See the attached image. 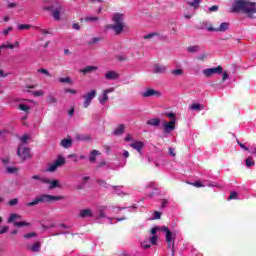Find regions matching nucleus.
<instances>
[{
  "mask_svg": "<svg viewBox=\"0 0 256 256\" xmlns=\"http://www.w3.org/2000/svg\"><path fill=\"white\" fill-rule=\"evenodd\" d=\"M166 117H168L169 119H172V121H173V119H176L175 118V113H166Z\"/></svg>",
  "mask_w": 256,
  "mask_h": 256,
  "instance_id": "62",
  "label": "nucleus"
},
{
  "mask_svg": "<svg viewBox=\"0 0 256 256\" xmlns=\"http://www.w3.org/2000/svg\"><path fill=\"white\" fill-rule=\"evenodd\" d=\"M107 215H105V207H101L98 210V219H105Z\"/></svg>",
  "mask_w": 256,
  "mask_h": 256,
  "instance_id": "32",
  "label": "nucleus"
},
{
  "mask_svg": "<svg viewBox=\"0 0 256 256\" xmlns=\"http://www.w3.org/2000/svg\"><path fill=\"white\" fill-rule=\"evenodd\" d=\"M17 155L22 159V161H26V159H31V151L25 145L20 144L17 149Z\"/></svg>",
  "mask_w": 256,
  "mask_h": 256,
  "instance_id": "7",
  "label": "nucleus"
},
{
  "mask_svg": "<svg viewBox=\"0 0 256 256\" xmlns=\"http://www.w3.org/2000/svg\"><path fill=\"white\" fill-rule=\"evenodd\" d=\"M175 123H177V119L163 122L164 135H169L171 131H175Z\"/></svg>",
  "mask_w": 256,
  "mask_h": 256,
  "instance_id": "11",
  "label": "nucleus"
},
{
  "mask_svg": "<svg viewBox=\"0 0 256 256\" xmlns=\"http://www.w3.org/2000/svg\"><path fill=\"white\" fill-rule=\"evenodd\" d=\"M172 75H175L176 77H179L181 75H183V69H175L171 71Z\"/></svg>",
  "mask_w": 256,
  "mask_h": 256,
  "instance_id": "37",
  "label": "nucleus"
},
{
  "mask_svg": "<svg viewBox=\"0 0 256 256\" xmlns=\"http://www.w3.org/2000/svg\"><path fill=\"white\" fill-rule=\"evenodd\" d=\"M190 109L192 111H201V109H204V107L201 104L194 103L190 105Z\"/></svg>",
  "mask_w": 256,
  "mask_h": 256,
  "instance_id": "31",
  "label": "nucleus"
},
{
  "mask_svg": "<svg viewBox=\"0 0 256 256\" xmlns=\"http://www.w3.org/2000/svg\"><path fill=\"white\" fill-rule=\"evenodd\" d=\"M97 155H99V150H93L91 152V155H90V163H95V161H97V159L95 157H97Z\"/></svg>",
  "mask_w": 256,
  "mask_h": 256,
  "instance_id": "29",
  "label": "nucleus"
},
{
  "mask_svg": "<svg viewBox=\"0 0 256 256\" xmlns=\"http://www.w3.org/2000/svg\"><path fill=\"white\" fill-rule=\"evenodd\" d=\"M144 145L145 144L141 141H135L134 143L130 144L132 149H135L136 151H138V153H141V150L143 149Z\"/></svg>",
  "mask_w": 256,
  "mask_h": 256,
  "instance_id": "19",
  "label": "nucleus"
},
{
  "mask_svg": "<svg viewBox=\"0 0 256 256\" xmlns=\"http://www.w3.org/2000/svg\"><path fill=\"white\" fill-rule=\"evenodd\" d=\"M61 11H63V6L61 5H58V7L53 10L52 17H54L55 21L61 20Z\"/></svg>",
  "mask_w": 256,
  "mask_h": 256,
  "instance_id": "17",
  "label": "nucleus"
},
{
  "mask_svg": "<svg viewBox=\"0 0 256 256\" xmlns=\"http://www.w3.org/2000/svg\"><path fill=\"white\" fill-rule=\"evenodd\" d=\"M17 171H19V169L17 167H7L6 168V173H9V174L17 173Z\"/></svg>",
  "mask_w": 256,
  "mask_h": 256,
  "instance_id": "39",
  "label": "nucleus"
},
{
  "mask_svg": "<svg viewBox=\"0 0 256 256\" xmlns=\"http://www.w3.org/2000/svg\"><path fill=\"white\" fill-rule=\"evenodd\" d=\"M9 231V226H3L0 230V235H3L4 233H7Z\"/></svg>",
  "mask_w": 256,
  "mask_h": 256,
  "instance_id": "54",
  "label": "nucleus"
},
{
  "mask_svg": "<svg viewBox=\"0 0 256 256\" xmlns=\"http://www.w3.org/2000/svg\"><path fill=\"white\" fill-rule=\"evenodd\" d=\"M232 199H238L237 198V192H235V191L230 192V195L228 197V201H231Z\"/></svg>",
  "mask_w": 256,
  "mask_h": 256,
  "instance_id": "45",
  "label": "nucleus"
},
{
  "mask_svg": "<svg viewBox=\"0 0 256 256\" xmlns=\"http://www.w3.org/2000/svg\"><path fill=\"white\" fill-rule=\"evenodd\" d=\"M91 136L89 135H83V134H77L76 135V141H90Z\"/></svg>",
  "mask_w": 256,
  "mask_h": 256,
  "instance_id": "25",
  "label": "nucleus"
},
{
  "mask_svg": "<svg viewBox=\"0 0 256 256\" xmlns=\"http://www.w3.org/2000/svg\"><path fill=\"white\" fill-rule=\"evenodd\" d=\"M65 197L63 196H53L49 194H43L37 196L32 202L27 203L26 207H33L35 205H39V203H53V201H63Z\"/></svg>",
  "mask_w": 256,
  "mask_h": 256,
  "instance_id": "3",
  "label": "nucleus"
},
{
  "mask_svg": "<svg viewBox=\"0 0 256 256\" xmlns=\"http://www.w3.org/2000/svg\"><path fill=\"white\" fill-rule=\"evenodd\" d=\"M72 27H73V29H75L76 31H79V29H81V27H80L79 24H77V23H74V24L72 25Z\"/></svg>",
  "mask_w": 256,
  "mask_h": 256,
  "instance_id": "64",
  "label": "nucleus"
},
{
  "mask_svg": "<svg viewBox=\"0 0 256 256\" xmlns=\"http://www.w3.org/2000/svg\"><path fill=\"white\" fill-rule=\"evenodd\" d=\"M78 217L81 219H87V217L91 218L93 217V210L90 208L82 209L80 210Z\"/></svg>",
  "mask_w": 256,
  "mask_h": 256,
  "instance_id": "15",
  "label": "nucleus"
},
{
  "mask_svg": "<svg viewBox=\"0 0 256 256\" xmlns=\"http://www.w3.org/2000/svg\"><path fill=\"white\" fill-rule=\"evenodd\" d=\"M65 93H70L71 95H77V90L66 88Z\"/></svg>",
  "mask_w": 256,
  "mask_h": 256,
  "instance_id": "50",
  "label": "nucleus"
},
{
  "mask_svg": "<svg viewBox=\"0 0 256 256\" xmlns=\"http://www.w3.org/2000/svg\"><path fill=\"white\" fill-rule=\"evenodd\" d=\"M199 51V46H190L188 47V53H197Z\"/></svg>",
  "mask_w": 256,
  "mask_h": 256,
  "instance_id": "40",
  "label": "nucleus"
},
{
  "mask_svg": "<svg viewBox=\"0 0 256 256\" xmlns=\"http://www.w3.org/2000/svg\"><path fill=\"white\" fill-rule=\"evenodd\" d=\"M94 97H97V90H91L90 92L82 96V98L84 99V109H87L89 105H91V101H93Z\"/></svg>",
  "mask_w": 256,
  "mask_h": 256,
  "instance_id": "8",
  "label": "nucleus"
},
{
  "mask_svg": "<svg viewBox=\"0 0 256 256\" xmlns=\"http://www.w3.org/2000/svg\"><path fill=\"white\" fill-rule=\"evenodd\" d=\"M147 187L150 188V189L156 190L157 189V184H155L154 182H151V183L148 184Z\"/></svg>",
  "mask_w": 256,
  "mask_h": 256,
  "instance_id": "59",
  "label": "nucleus"
},
{
  "mask_svg": "<svg viewBox=\"0 0 256 256\" xmlns=\"http://www.w3.org/2000/svg\"><path fill=\"white\" fill-rule=\"evenodd\" d=\"M32 237H37V233L32 232V233L24 234V239H31Z\"/></svg>",
  "mask_w": 256,
  "mask_h": 256,
  "instance_id": "46",
  "label": "nucleus"
},
{
  "mask_svg": "<svg viewBox=\"0 0 256 256\" xmlns=\"http://www.w3.org/2000/svg\"><path fill=\"white\" fill-rule=\"evenodd\" d=\"M208 10L210 11V13H213L215 11H219V6L214 5V6L210 7Z\"/></svg>",
  "mask_w": 256,
  "mask_h": 256,
  "instance_id": "56",
  "label": "nucleus"
},
{
  "mask_svg": "<svg viewBox=\"0 0 256 256\" xmlns=\"http://www.w3.org/2000/svg\"><path fill=\"white\" fill-rule=\"evenodd\" d=\"M0 49H14L13 44H2Z\"/></svg>",
  "mask_w": 256,
  "mask_h": 256,
  "instance_id": "47",
  "label": "nucleus"
},
{
  "mask_svg": "<svg viewBox=\"0 0 256 256\" xmlns=\"http://www.w3.org/2000/svg\"><path fill=\"white\" fill-rule=\"evenodd\" d=\"M10 31H13V27H8L5 30H3V35H6V36L9 35Z\"/></svg>",
  "mask_w": 256,
  "mask_h": 256,
  "instance_id": "57",
  "label": "nucleus"
},
{
  "mask_svg": "<svg viewBox=\"0 0 256 256\" xmlns=\"http://www.w3.org/2000/svg\"><path fill=\"white\" fill-rule=\"evenodd\" d=\"M8 203H9L10 207H13V206L17 205V203H19V199L14 198V199L10 200Z\"/></svg>",
  "mask_w": 256,
  "mask_h": 256,
  "instance_id": "48",
  "label": "nucleus"
},
{
  "mask_svg": "<svg viewBox=\"0 0 256 256\" xmlns=\"http://www.w3.org/2000/svg\"><path fill=\"white\" fill-rule=\"evenodd\" d=\"M60 145H61L62 147H64V149H69V147H71V145H73V140L64 138V139H62V141L60 142Z\"/></svg>",
  "mask_w": 256,
  "mask_h": 256,
  "instance_id": "21",
  "label": "nucleus"
},
{
  "mask_svg": "<svg viewBox=\"0 0 256 256\" xmlns=\"http://www.w3.org/2000/svg\"><path fill=\"white\" fill-rule=\"evenodd\" d=\"M18 108L20 109V111H24L25 113H29V111L31 110V106L25 103L19 104Z\"/></svg>",
  "mask_w": 256,
  "mask_h": 256,
  "instance_id": "27",
  "label": "nucleus"
},
{
  "mask_svg": "<svg viewBox=\"0 0 256 256\" xmlns=\"http://www.w3.org/2000/svg\"><path fill=\"white\" fill-rule=\"evenodd\" d=\"M146 125H150V127H159V125H161V119L151 118L146 121Z\"/></svg>",
  "mask_w": 256,
  "mask_h": 256,
  "instance_id": "18",
  "label": "nucleus"
},
{
  "mask_svg": "<svg viewBox=\"0 0 256 256\" xmlns=\"http://www.w3.org/2000/svg\"><path fill=\"white\" fill-rule=\"evenodd\" d=\"M255 165V160H253V157H248L246 159V167H253Z\"/></svg>",
  "mask_w": 256,
  "mask_h": 256,
  "instance_id": "36",
  "label": "nucleus"
},
{
  "mask_svg": "<svg viewBox=\"0 0 256 256\" xmlns=\"http://www.w3.org/2000/svg\"><path fill=\"white\" fill-rule=\"evenodd\" d=\"M28 249L33 253H39V251H41V242H35L31 246H28Z\"/></svg>",
  "mask_w": 256,
  "mask_h": 256,
  "instance_id": "20",
  "label": "nucleus"
},
{
  "mask_svg": "<svg viewBox=\"0 0 256 256\" xmlns=\"http://www.w3.org/2000/svg\"><path fill=\"white\" fill-rule=\"evenodd\" d=\"M115 91L114 87L103 90L102 95L98 97V101L101 105H107V101H109V93H113Z\"/></svg>",
  "mask_w": 256,
  "mask_h": 256,
  "instance_id": "10",
  "label": "nucleus"
},
{
  "mask_svg": "<svg viewBox=\"0 0 256 256\" xmlns=\"http://www.w3.org/2000/svg\"><path fill=\"white\" fill-rule=\"evenodd\" d=\"M165 71H167V68L165 66L156 65L154 67V72L156 73H165Z\"/></svg>",
  "mask_w": 256,
  "mask_h": 256,
  "instance_id": "30",
  "label": "nucleus"
},
{
  "mask_svg": "<svg viewBox=\"0 0 256 256\" xmlns=\"http://www.w3.org/2000/svg\"><path fill=\"white\" fill-rule=\"evenodd\" d=\"M157 231H159V227H154V228H152V229H151V235H152V236L157 235Z\"/></svg>",
  "mask_w": 256,
  "mask_h": 256,
  "instance_id": "60",
  "label": "nucleus"
},
{
  "mask_svg": "<svg viewBox=\"0 0 256 256\" xmlns=\"http://www.w3.org/2000/svg\"><path fill=\"white\" fill-rule=\"evenodd\" d=\"M31 179L35 181H40V183H48L47 178L42 177L41 175H34L31 177Z\"/></svg>",
  "mask_w": 256,
  "mask_h": 256,
  "instance_id": "28",
  "label": "nucleus"
},
{
  "mask_svg": "<svg viewBox=\"0 0 256 256\" xmlns=\"http://www.w3.org/2000/svg\"><path fill=\"white\" fill-rule=\"evenodd\" d=\"M62 165H65V158L63 156H58L53 163L47 166L46 171L48 173H54V171H57V168L62 167Z\"/></svg>",
  "mask_w": 256,
  "mask_h": 256,
  "instance_id": "6",
  "label": "nucleus"
},
{
  "mask_svg": "<svg viewBox=\"0 0 256 256\" xmlns=\"http://www.w3.org/2000/svg\"><path fill=\"white\" fill-rule=\"evenodd\" d=\"M59 83H67L68 85L73 84V81L69 77L59 78Z\"/></svg>",
  "mask_w": 256,
  "mask_h": 256,
  "instance_id": "35",
  "label": "nucleus"
},
{
  "mask_svg": "<svg viewBox=\"0 0 256 256\" xmlns=\"http://www.w3.org/2000/svg\"><path fill=\"white\" fill-rule=\"evenodd\" d=\"M150 243L152 245H157V235H154L150 238Z\"/></svg>",
  "mask_w": 256,
  "mask_h": 256,
  "instance_id": "51",
  "label": "nucleus"
},
{
  "mask_svg": "<svg viewBox=\"0 0 256 256\" xmlns=\"http://www.w3.org/2000/svg\"><path fill=\"white\" fill-rule=\"evenodd\" d=\"M31 139V136L25 134L20 138L21 143H27Z\"/></svg>",
  "mask_w": 256,
  "mask_h": 256,
  "instance_id": "41",
  "label": "nucleus"
},
{
  "mask_svg": "<svg viewBox=\"0 0 256 256\" xmlns=\"http://www.w3.org/2000/svg\"><path fill=\"white\" fill-rule=\"evenodd\" d=\"M84 21H87L88 23H93L95 21H99V17H97V16H86L84 18Z\"/></svg>",
  "mask_w": 256,
  "mask_h": 256,
  "instance_id": "33",
  "label": "nucleus"
},
{
  "mask_svg": "<svg viewBox=\"0 0 256 256\" xmlns=\"http://www.w3.org/2000/svg\"><path fill=\"white\" fill-rule=\"evenodd\" d=\"M141 247L143 249H149V247H151V244L149 243V240H146V241L142 242Z\"/></svg>",
  "mask_w": 256,
  "mask_h": 256,
  "instance_id": "44",
  "label": "nucleus"
},
{
  "mask_svg": "<svg viewBox=\"0 0 256 256\" xmlns=\"http://www.w3.org/2000/svg\"><path fill=\"white\" fill-rule=\"evenodd\" d=\"M105 79H107L108 81H113L115 79H119V73H117L116 71H108L104 74Z\"/></svg>",
  "mask_w": 256,
  "mask_h": 256,
  "instance_id": "16",
  "label": "nucleus"
},
{
  "mask_svg": "<svg viewBox=\"0 0 256 256\" xmlns=\"http://www.w3.org/2000/svg\"><path fill=\"white\" fill-rule=\"evenodd\" d=\"M155 35H157L156 33H150L147 35L143 36V39H153V37H155Z\"/></svg>",
  "mask_w": 256,
  "mask_h": 256,
  "instance_id": "53",
  "label": "nucleus"
},
{
  "mask_svg": "<svg viewBox=\"0 0 256 256\" xmlns=\"http://www.w3.org/2000/svg\"><path fill=\"white\" fill-rule=\"evenodd\" d=\"M227 29H229V23L223 22L220 24V26L218 28H213L212 26H209L207 28V31H209V32L215 31V32L223 33L225 31H227Z\"/></svg>",
  "mask_w": 256,
  "mask_h": 256,
  "instance_id": "12",
  "label": "nucleus"
},
{
  "mask_svg": "<svg viewBox=\"0 0 256 256\" xmlns=\"http://www.w3.org/2000/svg\"><path fill=\"white\" fill-rule=\"evenodd\" d=\"M19 219H21V215L12 213L8 217L7 223H13L14 227H30L31 226V223L29 222H25V221L18 222Z\"/></svg>",
  "mask_w": 256,
  "mask_h": 256,
  "instance_id": "5",
  "label": "nucleus"
},
{
  "mask_svg": "<svg viewBox=\"0 0 256 256\" xmlns=\"http://www.w3.org/2000/svg\"><path fill=\"white\" fill-rule=\"evenodd\" d=\"M142 97H161V92L152 88H147L142 92Z\"/></svg>",
  "mask_w": 256,
  "mask_h": 256,
  "instance_id": "13",
  "label": "nucleus"
},
{
  "mask_svg": "<svg viewBox=\"0 0 256 256\" xmlns=\"http://www.w3.org/2000/svg\"><path fill=\"white\" fill-rule=\"evenodd\" d=\"M227 79H229V73H227V71L222 70V81H227Z\"/></svg>",
  "mask_w": 256,
  "mask_h": 256,
  "instance_id": "49",
  "label": "nucleus"
},
{
  "mask_svg": "<svg viewBox=\"0 0 256 256\" xmlns=\"http://www.w3.org/2000/svg\"><path fill=\"white\" fill-rule=\"evenodd\" d=\"M46 181H48V182H44V184L45 185H49L48 189L50 191H52V189L61 188V182L59 180H57V179L51 181L48 178H46Z\"/></svg>",
  "mask_w": 256,
  "mask_h": 256,
  "instance_id": "14",
  "label": "nucleus"
},
{
  "mask_svg": "<svg viewBox=\"0 0 256 256\" xmlns=\"http://www.w3.org/2000/svg\"><path fill=\"white\" fill-rule=\"evenodd\" d=\"M31 29V25L30 24H19L18 25V30L19 31H27Z\"/></svg>",
  "mask_w": 256,
  "mask_h": 256,
  "instance_id": "34",
  "label": "nucleus"
},
{
  "mask_svg": "<svg viewBox=\"0 0 256 256\" xmlns=\"http://www.w3.org/2000/svg\"><path fill=\"white\" fill-rule=\"evenodd\" d=\"M153 219H161V212L155 211V212H154Z\"/></svg>",
  "mask_w": 256,
  "mask_h": 256,
  "instance_id": "61",
  "label": "nucleus"
},
{
  "mask_svg": "<svg viewBox=\"0 0 256 256\" xmlns=\"http://www.w3.org/2000/svg\"><path fill=\"white\" fill-rule=\"evenodd\" d=\"M237 143L239 147H241V149H243L244 151H249V148L246 147L243 143L239 142V140H237Z\"/></svg>",
  "mask_w": 256,
  "mask_h": 256,
  "instance_id": "55",
  "label": "nucleus"
},
{
  "mask_svg": "<svg viewBox=\"0 0 256 256\" xmlns=\"http://www.w3.org/2000/svg\"><path fill=\"white\" fill-rule=\"evenodd\" d=\"M189 185H193V187H205V185L203 183H201V181H196L194 183L191 182H187Z\"/></svg>",
  "mask_w": 256,
  "mask_h": 256,
  "instance_id": "42",
  "label": "nucleus"
},
{
  "mask_svg": "<svg viewBox=\"0 0 256 256\" xmlns=\"http://www.w3.org/2000/svg\"><path fill=\"white\" fill-rule=\"evenodd\" d=\"M168 151H169V155H171V157H175V148H172V147H170L169 149H168Z\"/></svg>",
  "mask_w": 256,
  "mask_h": 256,
  "instance_id": "58",
  "label": "nucleus"
},
{
  "mask_svg": "<svg viewBox=\"0 0 256 256\" xmlns=\"http://www.w3.org/2000/svg\"><path fill=\"white\" fill-rule=\"evenodd\" d=\"M38 73H42V75H46V77H51V73L45 68L38 69Z\"/></svg>",
  "mask_w": 256,
  "mask_h": 256,
  "instance_id": "38",
  "label": "nucleus"
},
{
  "mask_svg": "<svg viewBox=\"0 0 256 256\" xmlns=\"http://www.w3.org/2000/svg\"><path fill=\"white\" fill-rule=\"evenodd\" d=\"M124 141L126 142L133 141V137L131 136V134L126 135Z\"/></svg>",
  "mask_w": 256,
  "mask_h": 256,
  "instance_id": "63",
  "label": "nucleus"
},
{
  "mask_svg": "<svg viewBox=\"0 0 256 256\" xmlns=\"http://www.w3.org/2000/svg\"><path fill=\"white\" fill-rule=\"evenodd\" d=\"M125 131V126L123 124H120L113 132L114 135H123Z\"/></svg>",
  "mask_w": 256,
  "mask_h": 256,
  "instance_id": "24",
  "label": "nucleus"
},
{
  "mask_svg": "<svg viewBox=\"0 0 256 256\" xmlns=\"http://www.w3.org/2000/svg\"><path fill=\"white\" fill-rule=\"evenodd\" d=\"M231 13H244L250 19L255 17L256 3L249 0H236L231 7Z\"/></svg>",
  "mask_w": 256,
  "mask_h": 256,
  "instance_id": "1",
  "label": "nucleus"
},
{
  "mask_svg": "<svg viewBox=\"0 0 256 256\" xmlns=\"http://www.w3.org/2000/svg\"><path fill=\"white\" fill-rule=\"evenodd\" d=\"M48 103L50 104L57 103V99L53 96H48Z\"/></svg>",
  "mask_w": 256,
  "mask_h": 256,
  "instance_id": "52",
  "label": "nucleus"
},
{
  "mask_svg": "<svg viewBox=\"0 0 256 256\" xmlns=\"http://www.w3.org/2000/svg\"><path fill=\"white\" fill-rule=\"evenodd\" d=\"M221 73H223L222 66H217L214 68H208L203 70V75H205V77H213V75H221Z\"/></svg>",
  "mask_w": 256,
  "mask_h": 256,
  "instance_id": "9",
  "label": "nucleus"
},
{
  "mask_svg": "<svg viewBox=\"0 0 256 256\" xmlns=\"http://www.w3.org/2000/svg\"><path fill=\"white\" fill-rule=\"evenodd\" d=\"M112 21L114 24H109L106 26V29H111L114 31L115 35H121L125 31V15L121 13L114 14Z\"/></svg>",
  "mask_w": 256,
  "mask_h": 256,
  "instance_id": "2",
  "label": "nucleus"
},
{
  "mask_svg": "<svg viewBox=\"0 0 256 256\" xmlns=\"http://www.w3.org/2000/svg\"><path fill=\"white\" fill-rule=\"evenodd\" d=\"M202 0H192V1H187V5L189 7H193V9H199V5H201Z\"/></svg>",
  "mask_w": 256,
  "mask_h": 256,
  "instance_id": "22",
  "label": "nucleus"
},
{
  "mask_svg": "<svg viewBox=\"0 0 256 256\" xmlns=\"http://www.w3.org/2000/svg\"><path fill=\"white\" fill-rule=\"evenodd\" d=\"M45 95V92L43 90H38L33 92L34 97H43Z\"/></svg>",
  "mask_w": 256,
  "mask_h": 256,
  "instance_id": "43",
  "label": "nucleus"
},
{
  "mask_svg": "<svg viewBox=\"0 0 256 256\" xmlns=\"http://www.w3.org/2000/svg\"><path fill=\"white\" fill-rule=\"evenodd\" d=\"M97 69H99L97 66H87L86 68L81 70V72L84 75H87V73H93V71H97Z\"/></svg>",
  "mask_w": 256,
  "mask_h": 256,
  "instance_id": "23",
  "label": "nucleus"
},
{
  "mask_svg": "<svg viewBox=\"0 0 256 256\" xmlns=\"http://www.w3.org/2000/svg\"><path fill=\"white\" fill-rule=\"evenodd\" d=\"M162 231L166 233V243L168 244V249H171L173 256L175 255V234L168 227H163Z\"/></svg>",
  "mask_w": 256,
  "mask_h": 256,
  "instance_id": "4",
  "label": "nucleus"
},
{
  "mask_svg": "<svg viewBox=\"0 0 256 256\" xmlns=\"http://www.w3.org/2000/svg\"><path fill=\"white\" fill-rule=\"evenodd\" d=\"M121 189H123L122 186H113V193L116 195H128L127 193L121 191Z\"/></svg>",
  "mask_w": 256,
  "mask_h": 256,
  "instance_id": "26",
  "label": "nucleus"
}]
</instances>
